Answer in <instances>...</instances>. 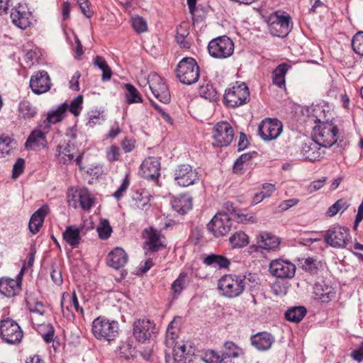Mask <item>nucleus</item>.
<instances>
[{
    "label": "nucleus",
    "instance_id": "obj_56",
    "mask_svg": "<svg viewBox=\"0 0 363 363\" xmlns=\"http://www.w3.org/2000/svg\"><path fill=\"white\" fill-rule=\"evenodd\" d=\"M25 160L23 158H18L13 166L12 178H18L24 170Z\"/></svg>",
    "mask_w": 363,
    "mask_h": 363
},
{
    "label": "nucleus",
    "instance_id": "obj_45",
    "mask_svg": "<svg viewBox=\"0 0 363 363\" xmlns=\"http://www.w3.org/2000/svg\"><path fill=\"white\" fill-rule=\"evenodd\" d=\"M199 94L201 97L209 101H215L218 98L217 91L210 83L202 84L199 88Z\"/></svg>",
    "mask_w": 363,
    "mask_h": 363
},
{
    "label": "nucleus",
    "instance_id": "obj_54",
    "mask_svg": "<svg viewBox=\"0 0 363 363\" xmlns=\"http://www.w3.org/2000/svg\"><path fill=\"white\" fill-rule=\"evenodd\" d=\"M129 185V176L126 174L117 191L113 194V197L118 201L120 200L123 197L124 192L128 189Z\"/></svg>",
    "mask_w": 363,
    "mask_h": 363
},
{
    "label": "nucleus",
    "instance_id": "obj_29",
    "mask_svg": "<svg viewBox=\"0 0 363 363\" xmlns=\"http://www.w3.org/2000/svg\"><path fill=\"white\" fill-rule=\"evenodd\" d=\"M67 109L68 104L65 102L60 105L55 110L48 112L47 118L42 123L44 125L43 129L49 130L51 124L60 122L64 118Z\"/></svg>",
    "mask_w": 363,
    "mask_h": 363
},
{
    "label": "nucleus",
    "instance_id": "obj_20",
    "mask_svg": "<svg viewBox=\"0 0 363 363\" xmlns=\"http://www.w3.org/2000/svg\"><path fill=\"white\" fill-rule=\"evenodd\" d=\"M160 162L157 157H148L140 167V172L144 179L158 182L160 175Z\"/></svg>",
    "mask_w": 363,
    "mask_h": 363
},
{
    "label": "nucleus",
    "instance_id": "obj_5",
    "mask_svg": "<svg viewBox=\"0 0 363 363\" xmlns=\"http://www.w3.org/2000/svg\"><path fill=\"white\" fill-rule=\"evenodd\" d=\"M250 99L249 88L244 82H236L235 84L225 90L223 95L224 104L230 108H236L246 104Z\"/></svg>",
    "mask_w": 363,
    "mask_h": 363
},
{
    "label": "nucleus",
    "instance_id": "obj_10",
    "mask_svg": "<svg viewBox=\"0 0 363 363\" xmlns=\"http://www.w3.org/2000/svg\"><path fill=\"white\" fill-rule=\"evenodd\" d=\"M249 255L256 254L267 259L272 252V234L265 231L260 232L255 238V244L247 247Z\"/></svg>",
    "mask_w": 363,
    "mask_h": 363
},
{
    "label": "nucleus",
    "instance_id": "obj_3",
    "mask_svg": "<svg viewBox=\"0 0 363 363\" xmlns=\"http://www.w3.org/2000/svg\"><path fill=\"white\" fill-rule=\"evenodd\" d=\"M119 325L116 320H110L104 316H99L92 323L94 336L102 341L111 342L118 335Z\"/></svg>",
    "mask_w": 363,
    "mask_h": 363
},
{
    "label": "nucleus",
    "instance_id": "obj_64",
    "mask_svg": "<svg viewBox=\"0 0 363 363\" xmlns=\"http://www.w3.org/2000/svg\"><path fill=\"white\" fill-rule=\"evenodd\" d=\"M351 357L358 362H361L363 360V344L358 349L352 352Z\"/></svg>",
    "mask_w": 363,
    "mask_h": 363
},
{
    "label": "nucleus",
    "instance_id": "obj_9",
    "mask_svg": "<svg viewBox=\"0 0 363 363\" xmlns=\"http://www.w3.org/2000/svg\"><path fill=\"white\" fill-rule=\"evenodd\" d=\"M158 333L154 321L148 318H140L133 323V335L141 343L153 340Z\"/></svg>",
    "mask_w": 363,
    "mask_h": 363
},
{
    "label": "nucleus",
    "instance_id": "obj_33",
    "mask_svg": "<svg viewBox=\"0 0 363 363\" xmlns=\"http://www.w3.org/2000/svg\"><path fill=\"white\" fill-rule=\"evenodd\" d=\"M203 262L207 266L218 269H228L231 264L230 259L225 256L213 253L205 257Z\"/></svg>",
    "mask_w": 363,
    "mask_h": 363
},
{
    "label": "nucleus",
    "instance_id": "obj_58",
    "mask_svg": "<svg viewBox=\"0 0 363 363\" xmlns=\"http://www.w3.org/2000/svg\"><path fill=\"white\" fill-rule=\"evenodd\" d=\"M46 332L42 334V337L47 343H50L54 340L55 330L51 324L44 325L43 326Z\"/></svg>",
    "mask_w": 363,
    "mask_h": 363
},
{
    "label": "nucleus",
    "instance_id": "obj_48",
    "mask_svg": "<svg viewBox=\"0 0 363 363\" xmlns=\"http://www.w3.org/2000/svg\"><path fill=\"white\" fill-rule=\"evenodd\" d=\"M121 153L118 146L111 145L106 149V158L111 162H115L121 160Z\"/></svg>",
    "mask_w": 363,
    "mask_h": 363
},
{
    "label": "nucleus",
    "instance_id": "obj_2",
    "mask_svg": "<svg viewBox=\"0 0 363 363\" xmlns=\"http://www.w3.org/2000/svg\"><path fill=\"white\" fill-rule=\"evenodd\" d=\"M246 285V276L235 274L223 275L218 281V290L223 296L233 298L240 296Z\"/></svg>",
    "mask_w": 363,
    "mask_h": 363
},
{
    "label": "nucleus",
    "instance_id": "obj_6",
    "mask_svg": "<svg viewBox=\"0 0 363 363\" xmlns=\"http://www.w3.org/2000/svg\"><path fill=\"white\" fill-rule=\"evenodd\" d=\"M242 353L241 348L234 342L228 341L223 345L221 355L214 350H209L204 353L202 359L206 363H233L232 359L238 357Z\"/></svg>",
    "mask_w": 363,
    "mask_h": 363
},
{
    "label": "nucleus",
    "instance_id": "obj_51",
    "mask_svg": "<svg viewBox=\"0 0 363 363\" xmlns=\"http://www.w3.org/2000/svg\"><path fill=\"white\" fill-rule=\"evenodd\" d=\"M352 47L357 54L363 56V31L358 32L354 35Z\"/></svg>",
    "mask_w": 363,
    "mask_h": 363
},
{
    "label": "nucleus",
    "instance_id": "obj_39",
    "mask_svg": "<svg viewBox=\"0 0 363 363\" xmlns=\"http://www.w3.org/2000/svg\"><path fill=\"white\" fill-rule=\"evenodd\" d=\"M172 357L174 358V362L177 363H189L191 361V354L186 351V346L184 345H177L173 347Z\"/></svg>",
    "mask_w": 363,
    "mask_h": 363
},
{
    "label": "nucleus",
    "instance_id": "obj_8",
    "mask_svg": "<svg viewBox=\"0 0 363 363\" xmlns=\"http://www.w3.org/2000/svg\"><path fill=\"white\" fill-rule=\"evenodd\" d=\"M234 43L227 35L218 36L212 39L208 45L209 55L218 60L230 57L234 52Z\"/></svg>",
    "mask_w": 363,
    "mask_h": 363
},
{
    "label": "nucleus",
    "instance_id": "obj_57",
    "mask_svg": "<svg viewBox=\"0 0 363 363\" xmlns=\"http://www.w3.org/2000/svg\"><path fill=\"white\" fill-rule=\"evenodd\" d=\"M177 323L175 320H173L168 325L167 332H166V337L167 340H174L177 337Z\"/></svg>",
    "mask_w": 363,
    "mask_h": 363
},
{
    "label": "nucleus",
    "instance_id": "obj_44",
    "mask_svg": "<svg viewBox=\"0 0 363 363\" xmlns=\"http://www.w3.org/2000/svg\"><path fill=\"white\" fill-rule=\"evenodd\" d=\"M125 87L126 89L125 97L128 104L143 102L140 94L133 85L125 84Z\"/></svg>",
    "mask_w": 363,
    "mask_h": 363
},
{
    "label": "nucleus",
    "instance_id": "obj_34",
    "mask_svg": "<svg viewBox=\"0 0 363 363\" xmlns=\"http://www.w3.org/2000/svg\"><path fill=\"white\" fill-rule=\"evenodd\" d=\"M18 118L25 121L31 120L38 114V109L30 101H21L18 107Z\"/></svg>",
    "mask_w": 363,
    "mask_h": 363
},
{
    "label": "nucleus",
    "instance_id": "obj_26",
    "mask_svg": "<svg viewBox=\"0 0 363 363\" xmlns=\"http://www.w3.org/2000/svg\"><path fill=\"white\" fill-rule=\"evenodd\" d=\"M43 126L44 125L40 123L30 133L25 143L26 149L32 148L33 146H46V134L49 130H44Z\"/></svg>",
    "mask_w": 363,
    "mask_h": 363
},
{
    "label": "nucleus",
    "instance_id": "obj_63",
    "mask_svg": "<svg viewBox=\"0 0 363 363\" xmlns=\"http://www.w3.org/2000/svg\"><path fill=\"white\" fill-rule=\"evenodd\" d=\"M13 139L9 136L1 135L0 137V150L4 152H9V150L6 148L9 147L10 144L12 143Z\"/></svg>",
    "mask_w": 363,
    "mask_h": 363
},
{
    "label": "nucleus",
    "instance_id": "obj_42",
    "mask_svg": "<svg viewBox=\"0 0 363 363\" xmlns=\"http://www.w3.org/2000/svg\"><path fill=\"white\" fill-rule=\"evenodd\" d=\"M69 141L65 147L58 145L57 147V152H58L60 161L64 164L71 162L74 160V154L71 150V145Z\"/></svg>",
    "mask_w": 363,
    "mask_h": 363
},
{
    "label": "nucleus",
    "instance_id": "obj_59",
    "mask_svg": "<svg viewBox=\"0 0 363 363\" xmlns=\"http://www.w3.org/2000/svg\"><path fill=\"white\" fill-rule=\"evenodd\" d=\"M120 145L125 153L132 152L135 147V140L128 138H125L123 140H122Z\"/></svg>",
    "mask_w": 363,
    "mask_h": 363
},
{
    "label": "nucleus",
    "instance_id": "obj_19",
    "mask_svg": "<svg viewBox=\"0 0 363 363\" xmlns=\"http://www.w3.org/2000/svg\"><path fill=\"white\" fill-rule=\"evenodd\" d=\"M51 80L45 70L35 72L30 77L29 86L32 91L38 95L46 93L51 88Z\"/></svg>",
    "mask_w": 363,
    "mask_h": 363
},
{
    "label": "nucleus",
    "instance_id": "obj_47",
    "mask_svg": "<svg viewBox=\"0 0 363 363\" xmlns=\"http://www.w3.org/2000/svg\"><path fill=\"white\" fill-rule=\"evenodd\" d=\"M272 194V184L270 183H264L262 184V190L255 194L252 199V203L257 204L265 198H269Z\"/></svg>",
    "mask_w": 363,
    "mask_h": 363
},
{
    "label": "nucleus",
    "instance_id": "obj_11",
    "mask_svg": "<svg viewBox=\"0 0 363 363\" xmlns=\"http://www.w3.org/2000/svg\"><path fill=\"white\" fill-rule=\"evenodd\" d=\"M350 230L339 225L330 227L324 235L325 242L333 247H345L350 241Z\"/></svg>",
    "mask_w": 363,
    "mask_h": 363
},
{
    "label": "nucleus",
    "instance_id": "obj_41",
    "mask_svg": "<svg viewBox=\"0 0 363 363\" xmlns=\"http://www.w3.org/2000/svg\"><path fill=\"white\" fill-rule=\"evenodd\" d=\"M187 274L186 272H181L171 285V293L173 298H177L182 294L185 288L186 279Z\"/></svg>",
    "mask_w": 363,
    "mask_h": 363
},
{
    "label": "nucleus",
    "instance_id": "obj_7",
    "mask_svg": "<svg viewBox=\"0 0 363 363\" xmlns=\"http://www.w3.org/2000/svg\"><path fill=\"white\" fill-rule=\"evenodd\" d=\"M23 332L18 323L6 317L0 320V338L4 342L16 345L21 342Z\"/></svg>",
    "mask_w": 363,
    "mask_h": 363
},
{
    "label": "nucleus",
    "instance_id": "obj_4",
    "mask_svg": "<svg viewBox=\"0 0 363 363\" xmlns=\"http://www.w3.org/2000/svg\"><path fill=\"white\" fill-rule=\"evenodd\" d=\"M176 75L184 84L191 85L198 82L200 77V68L193 57H184L176 68Z\"/></svg>",
    "mask_w": 363,
    "mask_h": 363
},
{
    "label": "nucleus",
    "instance_id": "obj_36",
    "mask_svg": "<svg viewBox=\"0 0 363 363\" xmlns=\"http://www.w3.org/2000/svg\"><path fill=\"white\" fill-rule=\"evenodd\" d=\"M307 313V310L304 306H292L289 308L284 313L286 320L292 323H299Z\"/></svg>",
    "mask_w": 363,
    "mask_h": 363
},
{
    "label": "nucleus",
    "instance_id": "obj_16",
    "mask_svg": "<svg viewBox=\"0 0 363 363\" xmlns=\"http://www.w3.org/2000/svg\"><path fill=\"white\" fill-rule=\"evenodd\" d=\"M68 201L72 202L74 208L80 206L86 211L89 210L94 204L91 194L86 188H70L68 192Z\"/></svg>",
    "mask_w": 363,
    "mask_h": 363
},
{
    "label": "nucleus",
    "instance_id": "obj_15",
    "mask_svg": "<svg viewBox=\"0 0 363 363\" xmlns=\"http://www.w3.org/2000/svg\"><path fill=\"white\" fill-rule=\"evenodd\" d=\"M25 269V266H23L16 279H11L7 277L0 278V293L2 295L8 298H11L17 296L20 293Z\"/></svg>",
    "mask_w": 363,
    "mask_h": 363
},
{
    "label": "nucleus",
    "instance_id": "obj_35",
    "mask_svg": "<svg viewBox=\"0 0 363 363\" xmlns=\"http://www.w3.org/2000/svg\"><path fill=\"white\" fill-rule=\"evenodd\" d=\"M251 343L259 350H267L272 344L271 335L267 332L257 333L251 337Z\"/></svg>",
    "mask_w": 363,
    "mask_h": 363
},
{
    "label": "nucleus",
    "instance_id": "obj_25",
    "mask_svg": "<svg viewBox=\"0 0 363 363\" xmlns=\"http://www.w3.org/2000/svg\"><path fill=\"white\" fill-rule=\"evenodd\" d=\"M320 147L313 139H307L301 147V154L304 160L310 162L319 160L321 157Z\"/></svg>",
    "mask_w": 363,
    "mask_h": 363
},
{
    "label": "nucleus",
    "instance_id": "obj_32",
    "mask_svg": "<svg viewBox=\"0 0 363 363\" xmlns=\"http://www.w3.org/2000/svg\"><path fill=\"white\" fill-rule=\"evenodd\" d=\"M171 204L177 212L184 214L192 208V198L188 194H180L172 199Z\"/></svg>",
    "mask_w": 363,
    "mask_h": 363
},
{
    "label": "nucleus",
    "instance_id": "obj_50",
    "mask_svg": "<svg viewBox=\"0 0 363 363\" xmlns=\"http://www.w3.org/2000/svg\"><path fill=\"white\" fill-rule=\"evenodd\" d=\"M97 232L99 238L101 240H107L111 235L112 228L107 220L101 221L100 225L97 228Z\"/></svg>",
    "mask_w": 363,
    "mask_h": 363
},
{
    "label": "nucleus",
    "instance_id": "obj_18",
    "mask_svg": "<svg viewBox=\"0 0 363 363\" xmlns=\"http://www.w3.org/2000/svg\"><path fill=\"white\" fill-rule=\"evenodd\" d=\"M274 36L284 38L286 37L293 28V22L290 15L281 11L274 12Z\"/></svg>",
    "mask_w": 363,
    "mask_h": 363
},
{
    "label": "nucleus",
    "instance_id": "obj_60",
    "mask_svg": "<svg viewBox=\"0 0 363 363\" xmlns=\"http://www.w3.org/2000/svg\"><path fill=\"white\" fill-rule=\"evenodd\" d=\"M299 200L298 199H290L283 201L279 206V211H285L291 207L296 206Z\"/></svg>",
    "mask_w": 363,
    "mask_h": 363
},
{
    "label": "nucleus",
    "instance_id": "obj_31",
    "mask_svg": "<svg viewBox=\"0 0 363 363\" xmlns=\"http://www.w3.org/2000/svg\"><path fill=\"white\" fill-rule=\"evenodd\" d=\"M81 230V228L75 225L67 226L62 233L63 240L72 248L77 247L82 240Z\"/></svg>",
    "mask_w": 363,
    "mask_h": 363
},
{
    "label": "nucleus",
    "instance_id": "obj_30",
    "mask_svg": "<svg viewBox=\"0 0 363 363\" xmlns=\"http://www.w3.org/2000/svg\"><path fill=\"white\" fill-rule=\"evenodd\" d=\"M106 260L110 267L118 269L126 264L128 256L122 248L116 247L108 255Z\"/></svg>",
    "mask_w": 363,
    "mask_h": 363
},
{
    "label": "nucleus",
    "instance_id": "obj_53",
    "mask_svg": "<svg viewBox=\"0 0 363 363\" xmlns=\"http://www.w3.org/2000/svg\"><path fill=\"white\" fill-rule=\"evenodd\" d=\"M132 26L138 33H143L147 29L146 21L140 16H136L132 19Z\"/></svg>",
    "mask_w": 363,
    "mask_h": 363
},
{
    "label": "nucleus",
    "instance_id": "obj_1",
    "mask_svg": "<svg viewBox=\"0 0 363 363\" xmlns=\"http://www.w3.org/2000/svg\"><path fill=\"white\" fill-rule=\"evenodd\" d=\"M315 125L313 128L312 139L323 147H330L337 140L338 128L328 121L325 111L322 106H316L313 109Z\"/></svg>",
    "mask_w": 363,
    "mask_h": 363
},
{
    "label": "nucleus",
    "instance_id": "obj_13",
    "mask_svg": "<svg viewBox=\"0 0 363 363\" xmlns=\"http://www.w3.org/2000/svg\"><path fill=\"white\" fill-rule=\"evenodd\" d=\"M174 179L177 184L186 187L199 182L200 176L192 166L189 164H182L174 169Z\"/></svg>",
    "mask_w": 363,
    "mask_h": 363
},
{
    "label": "nucleus",
    "instance_id": "obj_62",
    "mask_svg": "<svg viewBox=\"0 0 363 363\" xmlns=\"http://www.w3.org/2000/svg\"><path fill=\"white\" fill-rule=\"evenodd\" d=\"M325 177H323V179H320L313 181L308 186V190L310 193L315 192V191L320 189L325 185Z\"/></svg>",
    "mask_w": 363,
    "mask_h": 363
},
{
    "label": "nucleus",
    "instance_id": "obj_21",
    "mask_svg": "<svg viewBox=\"0 0 363 363\" xmlns=\"http://www.w3.org/2000/svg\"><path fill=\"white\" fill-rule=\"evenodd\" d=\"M31 12L28 8L22 4L11 9V18L12 23L21 29H26L31 24Z\"/></svg>",
    "mask_w": 363,
    "mask_h": 363
},
{
    "label": "nucleus",
    "instance_id": "obj_55",
    "mask_svg": "<svg viewBox=\"0 0 363 363\" xmlns=\"http://www.w3.org/2000/svg\"><path fill=\"white\" fill-rule=\"evenodd\" d=\"M77 4L82 13L88 18L94 15V11L90 9L91 3L89 0H77Z\"/></svg>",
    "mask_w": 363,
    "mask_h": 363
},
{
    "label": "nucleus",
    "instance_id": "obj_24",
    "mask_svg": "<svg viewBox=\"0 0 363 363\" xmlns=\"http://www.w3.org/2000/svg\"><path fill=\"white\" fill-rule=\"evenodd\" d=\"M295 272L296 267L291 262L280 259H274V277L281 279L291 278Z\"/></svg>",
    "mask_w": 363,
    "mask_h": 363
},
{
    "label": "nucleus",
    "instance_id": "obj_28",
    "mask_svg": "<svg viewBox=\"0 0 363 363\" xmlns=\"http://www.w3.org/2000/svg\"><path fill=\"white\" fill-rule=\"evenodd\" d=\"M291 67L290 64L282 62L274 69V85L284 91L286 96L287 95L286 74Z\"/></svg>",
    "mask_w": 363,
    "mask_h": 363
},
{
    "label": "nucleus",
    "instance_id": "obj_23",
    "mask_svg": "<svg viewBox=\"0 0 363 363\" xmlns=\"http://www.w3.org/2000/svg\"><path fill=\"white\" fill-rule=\"evenodd\" d=\"M50 213V207L45 204L38 208L31 216L28 228L33 235L37 234L43 226L45 216Z\"/></svg>",
    "mask_w": 363,
    "mask_h": 363
},
{
    "label": "nucleus",
    "instance_id": "obj_14",
    "mask_svg": "<svg viewBox=\"0 0 363 363\" xmlns=\"http://www.w3.org/2000/svg\"><path fill=\"white\" fill-rule=\"evenodd\" d=\"M207 228L216 238L225 236L231 230V218L225 213H218L208 223Z\"/></svg>",
    "mask_w": 363,
    "mask_h": 363
},
{
    "label": "nucleus",
    "instance_id": "obj_22",
    "mask_svg": "<svg viewBox=\"0 0 363 363\" xmlns=\"http://www.w3.org/2000/svg\"><path fill=\"white\" fill-rule=\"evenodd\" d=\"M144 233L146 234L145 247L149 251L157 252L165 247L160 231L151 227L149 229H145Z\"/></svg>",
    "mask_w": 363,
    "mask_h": 363
},
{
    "label": "nucleus",
    "instance_id": "obj_17",
    "mask_svg": "<svg viewBox=\"0 0 363 363\" xmlns=\"http://www.w3.org/2000/svg\"><path fill=\"white\" fill-rule=\"evenodd\" d=\"M213 138L218 147L228 146L234 138V130L226 121L217 123L213 127Z\"/></svg>",
    "mask_w": 363,
    "mask_h": 363
},
{
    "label": "nucleus",
    "instance_id": "obj_27",
    "mask_svg": "<svg viewBox=\"0 0 363 363\" xmlns=\"http://www.w3.org/2000/svg\"><path fill=\"white\" fill-rule=\"evenodd\" d=\"M313 294L315 299L322 303H328L335 295L333 287L325 283H315L313 286Z\"/></svg>",
    "mask_w": 363,
    "mask_h": 363
},
{
    "label": "nucleus",
    "instance_id": "obj_38",
    "mask_svg": "<svg viewBox=\"0 0 363 363\" xmlns=\"http://www.w3.org/2000/svg\"><path fill=\"white\" fill-rule=\"evenodd\" d=\"M258 134L264 141L272 140V118L263 119L258 125Z\"/></svg>",
    "mask_w": 363,
    "mask_h": 363
},
{
    "label": "nucleus",
    "instance_id": "obj_49",
    "mask_svg": "<svg viewBox=\"0 0 363 363\" xmlns=\"http://www.w3.org/2000/svg\"><path fill=\"white\" fill-rule=\"evenodd\" d=\"M133 199L135 201L138 208H144L149 203V194L145 190L137 191L133 195Z\"/></svg>",
    "mask_w": 363,
    "mask_h": 363
},
{
    "label": "nucleus",
    "instance_id": "obj_61",
    "mask_svg": "<svg viewBox=\"0 0 363 363\" xmlns=\"http://www.w3.org/2000/svg\"><path fill=\"white\" fill-rule=\"evenodd\" d=\"M50 277L52 281L57 286H60L62 284L63 279L61 271L59 269L52 268L50 272Z\"/></svg>",
    "mask_w": 363,
    "mask_h": 363
},
{
    "label": "nucleus",
    "instance_id": "obj_46",
    "mask_svg": "<svg viewBox=\"0 0 363 363\" xmlns=\"http://www.w3.org/2000/svg\"><path fill=\"white\" fill-rule=\"evenodd\" d=\"M238 223L243 224L254 223L257 218L253 213H249L246 209H239L233 218Z\"/></svg>",
    "mask_w": 363,
    "mask_h": 363
},
{
    "label": "nucleus",
    "instance_id": "obj_43",
    "mask_svg": "<svg viewBox=\"0 0 363 363\" xmlns=\"http://www.w3.org/2000/svg\"><path fill=\"white\" fill-rule=\"evenodd\" d=\"M253 155H257L256 152L245 153L241 155L235 162L233 164V172L235 174H242L244 169V165H247L251 161Z\"/></svg>",
    "mask_w": 363,
    "mask_h": 363
},
{
    "label": "nucleus",
    "instance_id": "obj_37",
    "mask_svg": "<svg viewBox=\"0 0 363 363\" xmlns=\"http://www.w3.org/2000/svg\"><path fill=\"white\" fill-rule=\"evenodd\" d=\"M298 262L305 272L312 275L317 274L321 266L320 262L318 261L315 257L301 258L298 259Z\"/></svg>",
    "mask_w": 363,
    "mask_h": 363
},
{
    "label": "nucleus",
    "instance_id": "obj_52",
    "mask_svg": "<svg viewBox=\"0 0 363 363\" xmlns=\"http://www.w3.org/2000/svg\"><path fill=\"white\" fill-rule=\"evenodd\" d=\"M83 97L82 95L77 96L68 104V109L74 116H78L82 110Z\"/></svg>",
    "mask_w": 363,
    "mask_h": 363
},
{
    "label": "nucleus",
    "instance_id": "obj_12",
    "mask_svg": "<svg viewBox=\"0 0 363 363\" xmlns=\"http://www.w3.org/2000/svg\"><path fill=\"white\" fill-rule=\"evenodd\" d=\"M147 84L154 96L164 104L171 100L169 88L164 79L156 72H151L147 77Z\"/></svg>",
    "mask_w": 363,
    "mask_h": 363
},
{
    "label": "nucleus",
    "instance_id": "obj_40",
    "mask_svg": "<svg viewBox=\"0 0 363 363\" xmlns=\"http://www.w3.org/2000/svg\"><path fill=\"white\" fill-rule=\"evenodd\" d=\"M229 242L233 248H242L249 244L250 238L243 231H238L230 237Z\"/></svg>",
    "mask_w": 363,
    "mask_h": 363
}]
</instances>
